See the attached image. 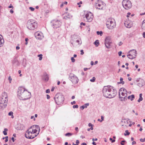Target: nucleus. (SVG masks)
Listing matches in <instances>:
<instances>
[{
  "mask_svg": "<svg viewBox=\"0 0 145 145\" xmlns=\"http://www.w3.org/2000/svg\"><path fill=\"white\" fill-rule=\"evenodd\" d=\"M104 96L107 98H111L115 96L117 94L116 90L111 86H105L103 90Z\"/></svg>",
  "mask_w": 145,
  "mask_h": 145,
  "instance_id": "1",
  "label": "nucleus"
},
{
  "mask_svg": "<svg viewBox=\"0 0 145 145\" xmlns=\"http://www.w3.org/2000/svg\"><path fill=\"white\" fill-rule=\"evenodd\" d=\"M18 91V95L19 98L21 100H25L30 97L31 93L26 90L23 87H19Z\"/></svg>",
  "mask_w": 145,
  "mask_h": 145,
  "instance_id": "2",
  "label": "nucleus"
},
{
  "mask_svg": "<svg viewBox=\"0 0 145 145\" xmlns=\"http://www.w3.org/2000/svg\"><path fill=\"white\" fill-rule=\"evenodd\" d=\"M27 25V27L29 29L33 30L37 27L38 24L35 20L30 19L28 21Z\"/></svg>",
  "mask_w": 145,
  "mask_h": 145,
  "instance_id": "3",
  "label": "nucleus"
},
{
  "mask_svg": "<svg viewBox=\"0 0 145 145\" xmlns=\"http://www.w3.org/2000/svg\"><path fill=\"white\" fill-rule=\"evenodd\" d=\"M54 100L56 104L60 105L63 103L64 100V96L61 93H57L55 96Z\"/></svg>",
  "mask_w": 145,
  "mask_h": 145,
  "instance_id": "4",
  "label": "nucleus"
},
{
  "mask_svg": "<svg viewBox=\"0 0 145 145\" xmlns=\"http://www.w3.org/2000/svg\"><path fill=\"white\" fill-rule=\"evenodd\" d=\"M127 94L126 89L124 88H121L119 92V97L121 99V101H125L127 99Z\"/></svg>",
  "mask_w": 145,
  "mask_h": 145,
  "instance_id": "5",
  "label": "nucleus"
},
{
  "mask_svg": "<svg viewBox=\"0 0 145 145\" xmlns=\"http://www.w3.org/2000/svg\"><path fill=\"white\" fill-rule=\"evenodd\" d=\"M106 25L108 29H112L115 27L116 24L114 19L110 18L107 20Z\"/></svg>",
  "mask_w": 145,
  "mask_h": 145,
  "instance_id": "6",
  "label": "nucleus"
},
{
  "mask_svg": "<svg viewBox=\"0 0 145 145\" xmlns=\"http://www.w3.org/2000/svg\"><path fill=\"white\" fill-rule=\"evenodd\" d=\"M123 7L126 9L128 10L132 7V3L131 1L128 0H124L122 2Z\"/></svg>",
  "mask_w": 145,
  "mask_h": 145,
  "instance_id": "7",
  "label": "nucleus"
},
{
  "mask_svg": "<svg viewBox=\"0 0 145 145\" xmlns=\"http://www.w3.org/2000/svg\"><path fill=\"white\" fill-rule=\"evenodd\" d=\"M137 54V51L135 50H131L127 53V56L129 58L133 59L136 57Z\"/></svg>",
  "mask_w": 145,
  "mask_h": 145,
  "instance_id": "8",
  "label": "nucleus"
},
{
  "mask_svg": "<svg viewBox=\"0 0 145 145\" xmlns=\"http://www.w3.org/2000/svg\"><path fill=\"white\" fill-rule=\"evenodd\" d=\"M52 25L53 26L54 28L56 29L57 28L60 27L61 25V22L57 20H53L51 22Z\"/></svg>",
  "mask_w": 145,
  "mask_h": 145,
  "instance_id": "9",
  "label": "nucleus"
},
{
  "mask_svg": "<svg viewBox=\"0 0 145 145\" xmlns=\"http://www.w3.org/2000/svg\"><path fill=\"white\" fill-rule=\"evenodd\" d=\"M93 18V16L92 14L90 12H88L85 15V17H84V18H85L87 22H90L92 21Z\"/></svg>",
  "mask_w": 145,
  "mask_h": 145,
  "instance_id": "10",
  "label": "nucleus"
},
{
  "mask_svg": "<svg viewBox=\"0 0 145 145\" xmlns=\"http://www.w3.org/2000/svg\"><path fill=\"white\" fill-rule=\"evenodd\" d=\"M7 99L1 98L0 101V108H5L7 106Z\"/></svg>",
  "mask_w": 145,
  "mask_h": 145,
  "instance_id": "11",
  "label": "nucleus"
},
{
  "mask_svg": "<svg viewBox=\"0 0 145 145\" xmlns=\"http://www.w3.org/2000/svg\"><path fill=\"white\" fill-rule=\"evenodd\" d=\"M70 80L74 84H77L78 81V79L76 76L73 74L71 73L69 75Z\"/></svg>",
  "mask_w": 145,
  "mask_h": 145,
  "instance_id": "12",
  "label": "nucleus"
},
{
  "mask_svg": "<svg viewBox=\"0 0 145 145\" xmlns=\"http://www.w3.org/2000/svg\"><path fill=\"white\" fill-rule=\"evenodd\" d=\"M110 38L109 37H106L105 39V44L106 47L108 48H110L111 47Z\"/></svg>",
  "mask_w": 145,
  "mask_h": 145,
  "instance_id": "13",
  "label": "nucleus"
},
{
  "mask_svg": "<svg viewBox=\"0 0 145 145\" xmlns=\"http://www.w3.org/2000/svg\"><path fill=\"white\" fill-rule=\"evenodd\" d=\"M103 2L101 1L98 0L97 2L95 3V7L97 9H103Z\"/></svg>",
  "mask_w": 145,
  "mask_h": 145,
  "instance_id": "14",
  "label": "nucleus"
},
{
  "mask_svg": "<svg viewBox=\"0 0 145 145\" xmlns=\"http://www.w3.org/2000/svg\"><path fill=\"white\" fill-rule=\"evenodd\" d=\"M33 134L31 132H29V130H28L25 134V136L27 138L30 139H33L35 137L32 136Z\"/></svg>",
  "mask_w": 145,
  "mask_h": 145,
  "instance_id": "15",
  "label": "nucleus"
},
{
  "mask_svg": "<svg viewBox=\"0 0 145 145\" xmlns=\"http://www.w3.org/2000/svg\"><path fill=\"white\" fill-rule=\"evenodd\" d=\"M42 33H39L38 32H36L35 34V35L37 39L39 40L41 39L42 38Z\"/></svg>",
  "mask_w": 145,
  "mask_h": 145,
  "instance_id": "16",
  "label": "nucleus"
},
{
  "mask_svg": "<svg viewBox=\"0 0 145 145\" xmlns=\"http://www.w3.org/2000/svg\"><path fill=\"white\" fill-rule=\"evenodd\" d=\"M12 64L13 65L15 66H18L20 65V63L18 60L16 58L14 59L13 60Z\"/></svg>",
  "mask_w": 145,
  "mask_h": 145,
  "instance_id": "17",
  "label": "nucleus"
},
{
  "mask_svg": "<svg viewBox=\"0 0 145 145\" xmlns=\"http://www.w3.org/2000/svg\"><path fill=\"white\" fill-rule=\"evenodd\" d=\"M145 84V81L144 80L141 79L140 80L139 82L138 83L137 85L140 87H142Z\"/></svg>",
  "mask_w": 145,
  "mask_h": 145,
  "instance_id": "18",
  "label": "nucleus"
},
{
  "mask_svg": "<svg viewBox=\"0 0 145 145\" xmlns=\"http://www.w3.org/2000/svg\"><path fill=\"white\" fill-rule=\"evenodd\" d=\"M4 43V40L2 35H0V47L3 46Z\"/></svg>",
  "mask_w": 145,
  "mask_h": 145,
  "instance_id": "19",
  "label": "nucleus"
},
{
  "mask_svg": "<svg viewBox=\"0 0 145 145\" xmlns=\"http://www.w3.org/2000/svg\"><path fill=\"white\" fill-rule=\"evenodd\" d=\"M1 98H3L4 99H7V93L5 92L2 93L1 95Z\"/></svg>",
  "mask_w": 145,
  "mask_h": 145,
  "instance_id": "20",
  "label": "nucleus"
},
{
  "mask_svg": "<svg viewBox=\"0 0 145 145\" xmlns=\"http://www.w3.org/2000/svg\"><path fill=\"white\" fill-rule=\"evenodd\" d=\"M134 98L135 95H132L128 97V99H130L131 101H132Z\"/></svg>",
  "mask_w": 145,
  "mask_h": 145,
  "instance_id": "21",
  "label": "nucleus"
},
{
  "mask_svg": "<svg viewBox=\"0 0 145 145\" xmlns=\"http://www.w3.org/2000/svg\"><path fill=\"white\" fill-rule=\"evenodd\" d=\"M72 17V16L70 14H68L67 15L63 17V18L65 19H67L68 18H71Z\"/></svg>",
  "mask_w": 145,
  "mask_h": 145,
  "instance_id": "22",
  "label": "nucleus"
},
{
  "mask_svg": "<svg viewBox=\"0 0 145 145\" xmlns=\"http://www.w3.org/2000/svg\"><path fill=\"white\" fill-rule=\"evenodd\" d=\"M89 103H87L85 105L82 106H81L80 108L83 110L84 108H87V106H89Z\"/></svg>",
  "mask_w": 145,
  "mask_h": 145,
  "instance_id": "23",
  "label": "nucleus"
},
{
  "mask_svg": "<svg viewBox=\"0 0 145 145\" xmlns=\"http://www.w3.org/2000/svg\"><path fill=\"white\" fill-rule=\"evenodd\" d=\"M44 78L45 80L46 81H48L49 79L48 75L46 73L44 74Z\"/></svg>",
  "mask_w": 145,
  "mask_h": 145,
  "instance_id": "24",
  "label": "nucleus"
},
{
  "mask_svg": "<svg viewBox=\"0 0 145 145\" xmlns=\"http://www.w3.org/2000/svg\"><path fill=\"white\" fill-rule=\"evenodd\" d=\"M142 93H140L139 94V98L137 101L139 103L140 102V101H142L143 100V98L142 97Z\"/></svg>",
  "mask_w": 145,
  "mask_h": 145,
  "instance_id": "25",
  "label": "nucleus"
},
{
  "mask_svg": "<svg viewBox=\"0 0 145 145\" xmlns=\"http://www.w3.org/2000/svg\"><path fill=\"white\" fill-rule=\"evenodd\" d=\"M142 29L145 30V20H144L142 22Z\"/></svg>",
  "mask_w": 145,
  "mask_h": 145,
  "instance_id": "26",
  "label": "nucleus"
},
{
  "mask_svg": "<svg viewBox=\"0 0 145 145\" xmlns=\"http://www.w3.org/2000/svg\"><path fill=\"white\" fill-rule=\"evenodd\" d=\"M99 42H98V40H96L94 42V44L96 46H98L99 44Z\"/></svg>",
  "mask_w": 145,
  "mask_h": 145,
  "instance_id": "27",
  "label": "nucleus"
},
{
  "mask_svg": "<svg viewBox=\"0 0 145 145\" xmlns=\"http://www.w3.org/2000/svg\"><path fill=\"white\" fill-rule=\"evenodd\" d=\"M8 130V129L7 128H5L4 129V131H3V133L4 135H7V131Z\"/></svg>",
  "mask_w": 145,
  "mask_h": 145,
  "instance_id": "28",
  "label": "nucleus"
},
{
  "mask_svg": "<svg viewBox=\"0 0 145 145\" xmlns=\"http://www.w3.org/2000/svg\"><path fill=\"white\" fill-rule=\"evenodd\" d=\"M97 35H100L101 36H102L103 34V32L101 31H97Z\"/></svg>",
  "mask_w": 145,
  "mask_h": 145,
  "instance_id": "29",
  "label": "nucleus"
},
{
  "mask_svg": "<svg viewBox=\"0 0 145 145\" xmlns=\"http://www.w3.org/2000/svg\"><path fill=\"white\" fill-rule=\"evenodd\" d=\"M125 133H124V135L125 136H126L127 135H129L130 133L128 131V130H126L125 131Z\"/></svg>",
  "mask_w": 145,
  "mask_h": 145,
  "instance_id": "30",
  "label": "nucleus"
},
{
  "mask_svg": "<svg viewBox=\"0 0 145 145\" xmlns=\"http://www.w3.org/2000/svg\"><path fill=\"white\" fill-rule=\"evenodd\" d=\"M124 24L125 26L127 28H130L131 27V26L129 24H127V23H124Z\"/></svg>",
  "mask_w": 145,
  "mask_h": 145,
  "instance_id": "31",
  "label": "nucleus"
},
{
  "mask_svg": "<svg viewBox=\"0 0 145 145\" xmlns=\"http://www.w3.org/2000/svg\"><path fill=\"white\" fill-rule=\"evenodd\" d=\"M72 135V133H68L65 134V136H66L69 137L71 136Z\"/></svg>",
  "mask_w": 145,
  "mask_h": 145,
  "instance_id": "32",
  "label": "nucleus"
},
{
  "mask_svg": "<svg viewBox=\"0 0 145 145\" xmlns=\"http://www.w3.org/2000/svg\"><path fill=\"white\" fill-rule=\"evenodd\" d=\"M42 54H40L38 55V56L39 57V60H41L42 59Z\"/></svg>",
  "mask_w": 145,
  "mask_h": 145,
  "instance_id": "33",
  "label": "nucleus"
},
{
  "mask_svg": "<svg viewBox=\"0 0 145 145\" xmlns=\"http://www.w3.org/2000/svg\"><path fill=\"white\" fill-rule=\"evenodd\" d=\"M95 77H93L92 78V79H90V80L91 82H93L95 81Z\"/></svg>",
  "mask_w": 145,
  "mask_h": 145,
  "instance_id": "34",
  "label": "nucleus"
},
{
  "mask_svg": "<svg viewBox=\"0 0 145 145\" xmlns=\"http://www.w3.org/2000/svg\"><path fill=\"white\" fill-rule=\"evenodd\" d=\"M35 126V127L37 128V129H39V130H40V128L38 125H33V126L32 127H34Z\"/></svg>",
  "mask_w": 145,
  "mask_h": 145,
  "instance_id": "35",
  "label": "nucleus"
},
{
  "mask_svg": "<svg viewBox=\"0 0 145 145\" xmlns=\"http://www.w3.org/2000/svg\"><path fill=\"white\" fill-rule=\"evenodd\" d=\"M140 142H145V138H144V139L140 138Z\"/></svg>",
  "mask_w": 145,
  "mask_h": 145,
  "instance_id": "36",
  "label": "nucleus"
},
{
  "mask_svg": "<svg viewBox=\"0 0 145 145\" xmlns=\"http://www.w3.org/2000/svg\"><path fill=\"white\" fill-rule=\"evenodd\" d=\"M71 59L72 61V62L73 63H74L75 61V60L74 59V57H71Z\"/></svg>",
  "mask_w": 145,
  "mask_h": 145,
  "instance_id": "37",
  "label": "nucleus"
},
{
  "mask_svg": "<svg viewBox=\"0 0 145 145\" xmlns=\"http://www.w3.org/2000/svg\"><path fill=\"white\" fill-rule=\"evenodd\" d=\"M5 142H7L8 140V137L6 136L5 137Z\"/></svg>",
  "mask_w": 145,
  "mask_h": 145,
  "instance_id": "38",
  "label": "nucleus"
},
{
  "mask_svg": "<svg viewBox=\"0 0 145 145\" xmlns=\"http://www.w3.org/2000/svg\"><path fill=\"white\" fill-rule=\"evenodd\" d=\"M110 140L112 142H115V140L114 139H113L112 138H110Z\"/></svg>",
  "mask_w": 145,
  "mask_h": 145,
  "instance_id": "39",
  "label": "nucleus"
},
{
  "mask_svg": "<svg viewBox=\"0 0 145 145\" xmlns=\"http://www.w3.org/2000/svg\"><path fill=\"white\" fill-rule=\"evenodd\" d=\"M29 9L32 11H33L35 10V8L32 7H29Z\"/></svg>",
  "mask_w": 145,
  "mask_h": 145,
  "instance_id": "40",
  "label": "nucleus"
},
{
  "mask_svg": "<svg viewBox=\"0 0 145 145\" xmlns=\"http://www.w3.org/2000/svg\"><path fill=\"white\" fill-rule=\"evenodd\" d=\"M78 105H73V108H78Z\"/></svg>",
  "mask_w": 145,
  "mask_h": 145,
  "instance_id": "41",
  "label": "nucleus"
},
{
  "mask_svg": "<svg viewBox=\"0 0 145 145\" xmlns=\"http://www.w3.org/2000/svg\"><path fill=\"white\" fill-rule=\"evenodd\" d=\"M125 142V140H122L120 144L122 145H124V142Z\"/></svg>",
  "mask_w": 145,
  "mask_h": 145,
  "instance_id": "42",
  "label": "nucleus"
},
{
  "mask_svg": "<svg viewBox=\"0 0 145 145\" xmlns=\"http://www.w3.org/2000/svg\"><path fill=\"white\" fill-rule=\"evenodd\" d=\"M13 114V112L12 111L10 112H9L8 113V115L10 116H12Z\"/></svg>",
  "mask_w": 145,
  "mask_h": 145,
  "instance_id": "43",
  "label": "nucleus"
},
{
  "mask_svg": "<svg viewBox=\"0 0 145 145\" xmlns=\"http://www.w3.org/2000/svg\"><path fill=\"white\" fill-rule=\"evenodd\" d=\"M25 41H26V42L25 43V44L26 45H27V41L28 40V39L27 38H26L25 39Z\"/></svg>",
  "mask_w": 145,
  "mask_h": 145,
  "instance_id": "44",
  "label": "nucleus"
},
{
  "mask_svg": "<svg viewBox=\"0 0 145 145\" xmlns=\"http://www.w3.org/2000/svg\"><path fill=\"white\" fill-rule=\"evenodd\" d=\"M32 127H31L29 129V132H31V133H33V129H32V130H31L30 129H31V128H32Z\"/></svg>",
  "mask_w": 145,
  "mask_h": 145,
  "instance_id": "45",
  "label": "nucleus"
},
{
  "mask_svg": "<svg viewBox=\"0 0 145 145\" xmlns=\"http://www.w3.org/2000/svg\"><path fill=\"white\" fill-rule=\"evenodd\" d=\"M37 130L36 129H35L34 130L33 129V133L35 134V133H37Z\"/></svg>",
  "mask_w": 145,
  "mask_h": 145,
  "instance_id": "46",
  "label": "nucleus"
},
{
  "mask_svg": "<svg viewBox=\"0 0 145 145\" xmlns=\"http://www.w3.org/2000/svg\"><path fill=\"white\" fill-rule=\"evenodd\" d=\"M8 79L9 80V82L11 83V81L12 80V78H11L10 76H9L8 78Z\"/></svg>",
  "mask_w": 145,
  "mask_h": 145,
  "instance_id": "47",
  "label": "nucleus"
},
{
  "mask_svg": "<svg viewBox=\"0 0 145 145\" xmlns=\"http://www.w3.org/2000/svg\"><path fill=\"white\" fill-rule=\"evenodd\" d=\"M46 93H49L50 92V90L49 89H47L46 91Z\"/></svg>",
  "mask_w": 145,
  "mask_h": 145,
  "instance_id": "48",
  "label": "nucleus"
},
{
  "mask_svg": "<svg viewBox=\"0 0 145 145\" xmlns=\"http://www.w3.org/2000/svg\"><path fill=\"white\" fill-rule=\"evenodd\" d=\"M81 54L82 55H83L84 54V52L83 50H80Z\"/></svg>",
  "mask_w": 145,
  "mask_h": 145,
  "instance_id": "49",
  "label": "nucleus"
},
{
  "mask_svg": "<svg viewBox=\"0 0 145 145\" xmlns=\"http://www.w3.org/2000/svg\"><path fill=\"white\" fill-rule=\"evenodd\" d=\"M122 53V52L121 51H120V52H119L118 53V54L119 55V56H121Z\"/></svg>",
  "mask_w": 145,
  "mask_h": 145,
  "instance_id": "50",
  "label": "nucleus"
},
{
  "mask_svg": "<svg viewBox=\"0 0 145 145\" xmlns=\"http://www.w3.org/2000/svg\"><path fill=\"white\" fill-rule=\"evenodd\" d=\"M76 42L77 43H78V44H81L82 43L81 42L80 43H79L80 42V41L78 40H76Z\"/></svg>",
  "mask_w": 145,
  "mask_h": 145,
  "instance_id": "51",
  "label": "nucleus"
},
{
  "mask_svg": "<svg viewBox=\"0 0 145 145\" xmlns=\"http://www.w3.org/2000/svg\"><path fill=\"white\" fill-rule=\"evenodd\" d=\"M76 103V102L75 101H73V102H71V104L72 105H73L74 104H75Z\"/></svg>",
  "mask_w": 145,
  "mask_h": 145,
  "instance_id": "52",
  "label": "nucleus"
},
{
  "mask_svg": "<svg viewBox=\"0 0 145 145\" xmlns=\"http://www.w3.org/2000/svg\"><path fill=\"white\" fill-rule=\"evenodd\" d=\"M97 140V138H96L95 139H94V138H92V140L93 141H96Z\"/></svg>",
  "mask_w": 145,
  "mask_h": 145,
  "instance_id": "53",
  "label": "nucleus"
},
{
  "mask_svg": "<svg viewBox=\"0 0 145 145\" xmlns=\"http://www.w3.org/2000/svg\"><path fill=\"white\" fill-rule=\"evenodd\" d=\"M123 44V43L121 42H119V44H118V45L120 46H121V45H122Z\"/></svg>",
  "mask_w": 145,
  "mask_h": 145,
  "instance_id": "54",
  "label": "nucleus"
},
{
  "mask_svg": "<svg viewBox=\"0 0 145 145\" xmlns=\"http://www.w3.org/2000/svg\"><path fill=\"white\" fill-rule=\"evenodd\" d=\"M46 96H47V99H50V97L48 95H47Z\"/></svg>",
  "mask_w": 145,
  "mask_h": 145,
  "instance_id": "55",
  "label": "nucleus"
},
{
  "mask_svg": "<svg viewBox=\"0 0 145 145\" xmlns=\"http://www.w3.org/2000/svg\"><path fill=\"white\" fill-rule=\"evenodd\" d=\"M80 25H83L84 26H85L86 25V24L85 23H84L83 22H81L80 23Z\"/></svg>",
  "mask_w": 145,
  "mask_h": 145,
  "instance_id": "56",
  "label": "nucleus"
},
{
  "mask_svg": "<svg viewBox=\"0 0 145 145\" xmlns=\"http://www.w3.org/2000/svg\"><path fill=\"white\" fill-rule=\"evenodd\" d=\"M88 125L89 127H91V126H93V125L91 124V123H89L88 124Z\"/></svg>",
  "mask_w": 145,
  "mask_h": 145,
  "instance_id": "57",
  "label": "nucleus"
},
{
  "mask_svg": "<svg viewBox=\"0 0 145 145\" xmlns=\"http://www.w3.org/2000/svg\"><path fill=\"white\" fill-rule=\"evenodd\" d=\"M31 119H33L34 118V120L35 121V119L34 118V116H32L31 117Z\"/></svg>",
  "mask_w": 145,
  "mask_h": 145,
  "instance_id": "58",
  "label": "nucleus"
},
{
  "mask_svg": "<svg viewBox=\"0 0 145 145\" xmlns=\"http://www.w3.org/2000/svg\"><path fill=\"white\" fill-rule=\"evenodd\" d=\"M101 122H102L104 120V117L103 116H101Z\"/></svg>",
  "mask_w": 145,
  "mask_h": 145,
  "instance_id": "59",
  "label": "nucleus"
},
{
  "mask_svg": "<svg viewBox=\"0 0 145 145\" xmlns=\"http://www.w3.org/2000/svg\"><path fill=\"white\" fill-rule=\"evenodd\" d=\"M131 14V13L130 12H128L127 13V17L128 18L129 17V15H130Z\"/></svg>",
  "mask_w": 145,
  "mask_h": 145,
  "instance_id": "60",
  "label": "nucleus"
},
{
  "mask_svg": "<svg viewBox=\"0 0 145 145\" xmlns=\"http://www.w3.org/2000/svg\"><path fill=\"white\" fill-rule=\"evenodd\" d=\"M10 12L12 14L14 12V11L12 9H11L10 10Z\"/></svg>",
  "mask_w": 145,
  "mask_h": 145,
  "instance_id": "61",
  "label": "nucleus"
},
{
  "mask_svg": "<svg viewBox=\"0 0 145 145\" xmlns=\"http://www.w3.org/2000/svg\"><path fill=\"white\" fill-rule=\"evenodd\" d=\"M92 144L93 145H96V143L94 141H93V142L92 143Z\"/></svg>",
  "mask_w": 145,
  "mask_h": 145,
  "instance_id": "62",
  "label": "nucleus"
},
{
  "mask_svg": "<svg viewBox=\"0 0 145 145\" xmlns=\"http://www.w3.org/2000/svg\"><path fill=\"white\" fill-rule=\"evenodd\" d=\"M81 145H87V144L86 143L84 142L81 144Z\"/></svg>",
  "mask_w": 145,
  "mask_h": 145,
  "instance_id": "63",
  "label": "nucleus"
},
{
  "mask_svg": "<svg viewBox=\"0 0 145 145\" xmlns=\"http://www.w3.org/2000/svg\"><path fill=\"white\" fill-rule=\"evenodd\" d=\"M143 35L144 38H145V32H143Z\"/></svg>",
  "mask_w": 145,
  "mask_h": 145,
  "instance_id": "64",
  "label": "nucleus"
}]
</instances>
